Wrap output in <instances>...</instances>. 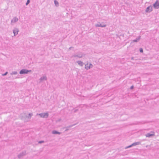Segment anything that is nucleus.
<instances>
[{
  "label": "nucleus",
  "mask_w": 159,
  "mask_h": 159,
  "mask_svg": "<svg viewBox=\"0 0 159 159\" xmlns=\"http://www.w3.org/2000/svg\"><path fill=\"white\" fill-rule=\"evenodd\" d=\"M39 115H40L41 117L43 118H47L48 116V114L47 113L39 114Z\"/></svg>",
  "instance_id": "f257e3e1"
},
{
  "label": "nucleus",
  "mask_w": 159,
  "mask_h": 159,
  "mask_svg": "<svg viewBox=\"0 0 159 159\" xmlns=\"http://www.w3.org/2000/svg\"><path fill=\"white\" fill-rule=\"evenodd\" d=\"M92 64L90 63H87L85 65V68L87 69H90L91 67H92Z\"/></svg>",
  "instance_id": "f03ea898"
},
{
  "label": "nucleus",
  "mask_w": 159,
  "mask_h": 159,
  "mask_svg": "<svg viewBox=\"0 0 159 159\" xmlns=\"http://www.w3.org/2000/svg\"><path fill=\"white\" fill-rule=\"evenodd\" d=\"M154 7L156 8H159V2L158 1H157L153 5Z\"/></svg>",
  "instance_id": "7ed1b4c3"
},
{
  "label": "nucleus",
  "mask_w": 159,
  "mask_h": 159,
  "mask_svg": "<svg viewBox=\"0 0 159 159\" xmlns=\"http://www.w3.org/2000/svg\"><path fill=\"white\" fill-rule=\"evenodd\" d=\"M29 71L26 70H22L20 72V74H25L27 73Z\"/></svg>",
  "instance_id": "20e7f679"
},
{
  "label": "nucleus",
  "mask_w": 159,
  "mask_h": 159,
  "mask_svg": "<svg viewBox=\"0 0 159 159\" xmlns=\"http://www.w3.org/2000/svg\"><path fill=\"white\" fill-rule=\"evenodd\" d=\"M152 7L151 6H149L147 8L146 11L147 12H149L152 11Z\"/></svg>",
  "instance_id": "39448f33"
},
{
  "label": "nucleus",
  "mask_w": 159,
  "mask_h": 159,
  "mask_svg": "<svg viewBox=\"0 0 159 159\" xmlns=\"http://www.w3.org/2000/svg\"><path fill=\"white\" fill-rule=\"evenodd\" d=\"M18 30L17 29H16L15 30H13V33L14 34V35H16V34H18Z\"/></svg>",
  "instance_id": "423d86ee"
},
{
  "label": "nucleus",
  "mask_w": 159,
  "mask_h": 159,
  "mask_svg": "<svg viewBox=\"0 0 159 159\" xmlns=\"http://www.w3.org/2000/svg\"><path fill=\"white\" fill-rule=\"evenodd\" d=\"M154 135V133L153 132V134H150L149 133L148 134L146 135V137H151V136H153Z\"/></svg>",
  "instance_id": "0eeeda50"
},
{
  "label": "nucleus",
  "mask_w": 159,
  "mask_h": 159,
  "mask_svg": "<svg viewBox=\"0 0 159 159\" xmlns=\"http://www.w3.org/2000/svg\"><path fill=\"white\" fill-rule=\"evenodd\" d=\"M78 63L81 66H83V63L81 61H78Z\"/></svg>",
  "instance_id": "6e6552de"
},
{
  "label": "nucleus",
  "mask_w": 159,
  "mask_h": 159,
  "mask_svg": "<svg viewBox=\"0 0 159 159\" xmlns=\"http://www.w3.org/2000/svg\"><path fill=\"white\" fill-rule=\"evenodd\" d=\"M52 133L53 134H60V133L59 132L55 131H53L52 132Z\"/></svg>",
  "instance_id": "1a4fd4ad"
},
{
  "label": "nucleus",
  "mask_w": 159,
  "mask_h": 159,
  "mask_svg": "<svg viewBox=\"0 0 159 159\" xmlns=\"http://www.w3.org/2000/svg\"><path fill=\"white\" fill-rule=\"evenodd\" d=\"M54 3L56 5H57L58 4V2L56 1H54Z\"/></svg>",
  "instance_id": "9d476101"
},
{
  "label": "nucleus",
  "mask_w": 159,
  "mask_h": 159,
  "mask_svg": "<svg viewBox=\"0 0 159 159\" xmlns=\"http://www.w3.org/2000/svg\"><path fill=\"white\" fill-rule=\"evenodd\" d=\"M140 52H143V49H142V48H140Z\"/></svg>",
  "instance_id": "9b49d317"
},
{
  "label": "nucleus",
  "mask_w": 159,
  "mask_h": 159,
  "mask_svg": "<svg viewBox=\"0 0 159 159\" xmlns=\"http://www.w3.org/2000/svg\"><path fill=\"white\" fill-rule=\"evenodd\" d=\"M30 1L29 0H28L27 1V2L26 3V5H27L29 3H30Z\"/></svg>",
  "instance_id": "f8f14e48"
},
{
  "label": "nucleus",
  "mask_w": 159,
  "mask_h": 159,
  "mask_svg": "<svg viewBox=\"0 0 159 159\" xmlns=\"http://www.w3.org/2000/svg\"><path fill=\"white\" fill-rule=\"evenodd\" d=\"M14 20H15V21H17L18 19H16V18H15L14 19Z\"/></svg>",
  "instance_id": "ddd939ff"
},
{
  "label": "nucleus",
  "mask_w": 159,
  "mask_h": 159,
  "mask_svg": "<svg viewBox=\"0 0 159 159\" xmlns=\"http://www.w3.org/2000/svg\"><path fill=\"white\" fill-rule=\"evenodd\" d=\"M7 72H6L5 74L3 75H7Z\"/></svg>",
  "instance_id": "4468645a"
},
{
  "label": "nucleus",
  "mask_w": 159,
  "mask_h": 159,
  "mask_svg": "<svg viewBox=\"0 0 159 159\" xmlns=\"http://www.w3.org/2000/svg\"><path fill=\"white\" fill-rule=\"evenodd\" d=\"M43 141H39V143H43Z\"/></svg>",
  "instance_id": "2eb2a0df"
},
{
  "label": "nucleus",
  "mask_w": 159,
  "mask_h": 159,
  "mask_svg": "<svg viewBox=\"0 0 159 159\" xmlns=\"http://www.w3.org/2000/svg\"><path fill=\"white\" fill-rule=\"evenodd\" d=\"M133 88V86H132L131 87V89H132Z\"/></svg>",
  "instance_id": "dca6fc26"
},
{
  "label": "nucleus",
  "mask_w": 159,
  "mask_h": 159,
  "mask_svg": "<svg viewBox=\"0 0 159 159\" xmlns=\"http://www.w3.org/2000/svg\"><path fill=\"white\" fill-rule=\"evenodd\" d=\"M133 42H137V41L136 40H134Z\"/></svg>",
  "instance_id": "f3484780"
}]
</instances>
